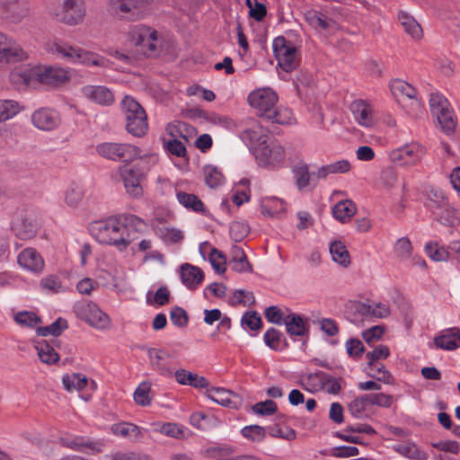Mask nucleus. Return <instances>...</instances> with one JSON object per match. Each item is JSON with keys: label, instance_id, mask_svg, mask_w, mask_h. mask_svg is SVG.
Listing matches in <instances>:
<instances>
[{"label": "nucleus", "instance_id": "38", "mask_svg": "<svg viewBox=\"0 0 460 460\" xmlns=\"http://www.w3.org/2000/svg\"><path fill=\"white\" fill-rule=\"evenodd\" d=\"M330 252L332 260L343 267L350 264L349 253L346 246L341 241H334L330 245Z\"/></svg>", "mask_w": 460, "mask_h": 460}, {"label": "nucleus", "instance_id": "10", "mask_svg": "<svg viewBox=\"0 0 460 460\" xmlns=\"http://www.w3.org/2000/svg\"><path fill=\"white\" fill-rule=\"evenodd\" d=\"M75 313L80 319L85 321L93 328L102 331L111 328V320L110 316L92 302L78 304L75 306Z\"/></svg>", "mask_w": 460, "mask_h": 460}, {"label": "nucleus", "instance_id": "23", "mask_svg": "<svg viewBox=\"0 0 460 460\" xmlns=\"http://www.w3.org/2000/svg\"><path fill=\"white\" fill-rule=\"evenodd\" d=\"M203 278L202 270L196 266L186 263L181 267V281L189 288H196L201 283Z\"/></svg>", "mask_w": 460, "mask_h": 460}, {"label": "nucleus", "instance_id": "25", "mask_svg": "<svg viewBox=\"0 0 460 460\" xmlns=\"http://www.w3.org/2000/svg\"><path fill=\"white\" fill-rule=\"evenodd\" d=\"M242 137L244 141L249 142L254 149L269 139L263 128L256 121H253L250 128L242 132Z\"/></svg>", "mask_w": 460, "mask_h": 460}, {"label": "nucleus", "instance_id": "14", "mask_svg": "<svg viewBox=\"0 0 460 460\" xmlns=\"http://www.w3.org/2000/svg\"><path fill=\"white\" fill-rule=\"evenodd\" d=\"M426 154V148L417 143L406 145L392 150L389 157L393 163L402 166H412L419 164Z\"/></svg>", "mask_w": 460, "mask_h": 460}, {"label": "nucleus", "instance_id": "30", "mask_svg": "<svg viewBox=\"0 0 460 460\" xmlns=\"http://www.w3.org/2000/svg\"><path fill=\"white\" fill-rule=\"evenodd\" d=\"M357 211L355 203L350 199L339 201L332 208L333 217L341 223L349 220Z\"/></svg>", "mask_w": 460, "mask_h": 460}, {"label": "nucleus", "instance_id": "2", "mask_svg": "<svg viewBox=\"0 0 460 460\" xmlns=\"http://www.w3.org/2000/svg\"><path fill=\"white\" fill-rule=\"evenodd\" d=\"M95 230L100 243L112 245L119 252L125 251L133 242L121 216L97 223Z\"/></svg>", "mask_w": 460, "mask_h": 460}, {"label": "nucleus", "instance_id": "56", "mask_svg": "<svg viewBox=\"0 0 460 460\" xmlns=\"http://www.w3.org/2000/svg\"><path fill=\"white\" fill-rule=\"evenodd\" d=\"M448 101L439 93H431L429 97V108L431 112L437 116L450 109Z\"/></svg>", "mask_w": 460, "mask_h": 460}, {"label": "nucleus", "instance_id": "26", "mask_svg": "<svg viewBox=\"0 0 460 460\" xmlns=\"http://www.w3.org/2000/svg\"><path fill=\"white\" fill-rule=\"evenodd\" d=\"M398 19L404 31L413 40H420L423 37V31L419 22L405 12H400Z\"/></svg>", "mask_w": 460, "mask_h": 460}, {"label": "nucleus", "instance_id": "60", "mask_svg": "<svg viewBox=\"0 0 460 460\" xmlns=\"http://www.w3.org/2000/svg\"><path fill=\"white\" fill-rule=\"evenodd\" d=\"M322 388L328 394H337L341 391L340 380L323 372Z\"/></svg>", "mask_w": 460, "mask_h": 460}, {"label": "nucleus", "instance_id": "32", "mask_svg": "<svg viewBox=\"0 0 460 460\" xmlns=\"http://www.w3.org/2000/svg\"><path fill=\"white\" fill-rule=\"evenodd\" d=\"M293 172L296 178V183L298 190H305L310 185L311 181L318 180L316 172H310L308 165L305 164H299L294 169Z\"/></svg>", "mask_w": 460, "mask_h": 460}, {"label": "nucleus", "instance_id": "52", "mask_svg": "<svg viewBox=\"0 0 460 460\" xmlns=\"http://www.w3.org/2000/svg\"><path fill=\"white\" fill-rule=\"evenodd\" d=\"M151 383L142 382L134 393V401L140 406H148L151 403L152 398L150 396Z\"/></svg>", "mask_w": 460, "mask_h": 460}, {"label": "nucleus", "instance_id": "21", "mask_svg": "<svg viewBox=\"0 0 460 460\" xmlns=\"http://www.w3.org/2000/svg\"><path fill=\"white\" fill-rule=\"evenodd\" d=\"M151 367L162 376H172V369L164 364V360L171 357L170 353L159 349L151 348L147 350Z\"/></svg>", "mask_w": 460, "mask_h": 460}, {"label": "nucleus", "instance_id": "31", "mask_svg": "<svg viewBox=\"0 0 460 460\" xmlns=\"http://www.w3.org/2000/svg\"><path fill=\"white\" fill-rule=\"evenodd\" d=\"M152 427L155 431L176 439H185L187 438V430L176 423L155 422L152 424Z\"/></svg>", "mask_w": 460, "mask_h": 460}, {"label": "nucleus", "instance_id": "55", "mask_svg": "<svg viewBox=\"0 0 460 460\" xmlns=\"http://www.w3.org/2000/svg\"><path fill=\"white\" fill-rule=\"evenodd\" d=\"M364 400L367 405H377L385 408H389L394 402L392 395L382 393L364 394Z\"/></svg>", "mask_w": 460, "mask_h": 460}, {"label": "nucleus", "instance_id": "24", "mask_svg": "<svg viewBox=\"0 0 460 460\" xmlns=\"http://www.w3.org/2000/svg\"><path fill=\"white\" fill-rule=\"evenodd\" d=\"M111 429L115 436L128 438L132 441H137L143 437L140 428L129 422L113 424Z\"/></svg>", "mask_w": 460, "mask_h": 460}, {"label": "nucleus", "instance_id": "50", "mask_svg": "<svg viewBox=\"0 0 460 460\" xmlns=\"http://www.w3.org/2000/svg\"><path fill=\"white\" fill-rule=\"evenodd\" d=\"M192 128L183 121H174L169 123L166 130L172 137V139H179L181 137L187 140V134L192 131Z\"/></svg>", "mask_w": 460, "mask_h": 460}, {"label": "nucleus", "instance_id": "58", "mask_svg": "<svg viewBox=\"0 0 460 460\" xmlns=\"http://www.w3.org/2000/svg\"><path fill=\"white\" fill-rule=\"evenodd\" d=\"M277 403L272 400L259 402L252 405V410L257 415L270 416L277 411Z\"/></svg>", "mask_w": 460, "mask_h": 460}, {"label": "nucleus", "instance_id": "36", "mask_svg": "<svg viewBox=\"0 0 460 460\" xmlns=\"http://www.w3.org/2000/svg\"><path fill=\"white\" fill-rule=\"evenodd\" d=\"M351 166L348 160H340L319 168L316 172V177L318 179H324L329 174L345 173L348 172Z\"/></svg>", "mask_w": 460, "mask_h": 460}, {"label": "nucleus", "instance_id": "20", "mask_svg": "<svg viewBox=\"0 0 460 460\" xmlns=\"http://www.w3.org/2000/svg\"><path fill=\"white\" fill-rule=\"evenodd\" d=\"M38 76L40 83L57 86L69 80V72L61 67L50 66L39 73Z\"/></svg>", "mask_w": 460, "mask_h": 460}, {"label": "nucleus", "instance_id": "8", "mask_svg": "<svg viewBox=\"0 0 460 460\" xmlns=\"http://www.w3.org/2000/svg\"><path fill=\"white\" fill-rule=\"evenodd\" d=\"M26 50L9 34L0 31V67L27 60Z\"/></svg>", "mask_w": 460, "mask_h": 460}, {"label": "nucleus", "instance_id": "16", "mask_svg": "<svg viewBox=\"0 0 460 460\" xmlns=\"http://www.w3.org/2000/svg\"><path fill=\"white\" fill-rule=\"evenodd\" d=\"M82 93L89 101L102 106H110L114 102V94L104 85H85Z\"/></svg>", "mask_w": 460, "mask_h": 460}, {"label": "nucleus", "instance_id": "27", "mask_svg": "<svg viewBox=\"0 0 460 460\" xmlns=\"http://www.w3.org/2000/svg\"><path fill=\"white\" fill-rule=\"evenodd\" d=\"M305 19L314 29L328 31L335 27L333 20L314 10L307 11L305 13Z\"/></svg>", "mask_w": 460, "mask_h": 460}, {"label": "nucleus", "instance_id": "51", "mask_svg": "<svg viewBox=\"0 0 460 460\" xmlns=\"http://www.w3.org/2000/svg\"><path fill=\"white\" fill-rule=\"evenodd\" d=\"M20 111L17 102L0 100V123L13 118Z\"/></svg>", "mask_w": 460, "mask_h": 460}, {"label": "nucleus", "instance_id": "42", "mask_svg": "<svg viewBox=\"0 0 460 460\" xmlns=\"http://www.w3.org/2000/svg\"><path fill=\"white\" fill-rule=\"evenodd\" d=\"M75 440L78 443V451L92 455H97L102 452L103 441L93 440L90 438L77 436Z\"/></svg>", "mask_w": 460, "mask_h": 460}, {"label": "nucleus", "instance_id": "12", "mask_svg": "<svg viewBox=\"0 0 460 460\" xmlns=\"http://www.w3.org/2000/svg\"><path fill=\"white\" fill-rule=\"evenodd\" d=\"M85 12L83 0H63L55 13V17L60 22L75 26L83 22Z\"/></svg>", "mask_w": 460, "mask_h": 460}, {"label": "nucleus", "instance_id": "33", "mask_svg": "<svg viewBox=\"0 0 460 460\" xmlns=\"http://www.w3.org/2000/svg\"><path fill=\"white\" fill-rule=\"evenodd\" d=\"M394 449L400 455L412 460H427L428 454L422 451L414 443L405 442L394 447Z\"/></svg>", "mask_w": 460, "mask_h": 460}, {"label": "nucleus", "instance_id": "64", "mask_svg": "<svg viewBox=\"0 0 460 460\" xmlns=\"http://www.w3.org/2000/svg\"><path fill=\"white\" fill-rule=\"evenodd\" d=\"M14 320L17 323H19L21 325L30 326V327H34L39 323H40V319L35 314L29 313V312L18 313L15 315Z\"/></svg>", "mask_w": 460, "mask_h": 460}, {"label": "nucleus", "instance_id": "49", "mask_svg": "<svg viewBox=\"0 0 460 460\" xmlns=\"http://www.w3.org/2000/svg\"><path fill=\"white\" fill-rule=\"evenodd\" d=\"M370 372L368 376L375 378L377 381L384 382L385 384H392L394 381L391 373L385 369L383 364L378 362H373L372 365H368Z\"/></svg>", "mask_w": 460, "mask_h": 460}, {"label": "nucleus", "instance_id": "61", "mask_svg": "<svg viewBox=\"0 0 460 460\" xmlns=\"http://www.w3.org/2000/svg\"><path fill=\"white\" fill-rule=\"evenodd\" d=\"M209 261L214 268V270L217 273H224L226 271V257L225 255L219 252L217 249H212L210 255H209Z\"/></svg>", "mask_w": 460, "mask_h": 460}, {"label": "nucleus", "instance_id": "6", "mask_svg": "<svg viewBox=\"0 0 460 460\" xmlns=\"http://www.w3.org/2000/svg\"><path fill=\"white\" fill-rule=\"evenodd\" d=\"M155 0H108V11L121 19L138 18Z\"/></svg>", "mask_w": 460, "mask_h": 460}, {"label": "nucleus", "instance_id": "54", "mask_svg": "<svg viewBox=\"0 0 460 460\" xmlns=\"http://www.w3.org/2000/svg\"><path fill=\"white\" fill-rule=\"evenodd\" d=\"M67 328V323L62 318L57 319L53 323L45 327H39L37 333L40 336H48L49 334L53 336H58L61 332Z\"/></svg>", "mask_w": 460, "mask_h": 460}, {"label": "nucleus", "instance_id": "40", "mask_svg": "<svg viewBox=\"0 0 460 460\" xmlns=\"http://www.w3.org/2000/svg\"><path fill=\"white\" fill-rule=\"evenodd\" d=\"M155 34V30L145 25L133 26L128 32L130 40L137 46L146 45V40Z\"/></svg>", "mask_w": 460, "mask_h": 460}, {"label": "nucleus", "instance_id": "1", "mask_svg": "<svg viewBox=\"0 0 460 460\" xmlns=\"http://www.w3.org/2000/svg\"><path fill=\"white\" fill-rule=\"evenodd\" d=\"M247 100L249 105L256 111V113L268 121L282 125L291 123V111L276 106L278 95L270 88L256 89L250 93Z\"/></svg>", "mask_w": 460, "mask_h": 460}, {"label": "nucleus", "instance_id": "13", "mask_svg": "<svg viewBox=\"0 0 460 460\" xmlns=\"http://www.w3.org/2000/svg\"><path fill=\"white\" fill-rule=\"evenodd\" d=\"M255 157L261 166L277 165L285 159L283 146L276 140L264 141L255 147Z\"/></svg>", "mask_w": 460, "mask_h": 460}, {"label": "nucleus", "instance_id": "7", "mask_svg": "<svg viewBox=\"0 0 460 460\" xmlns=\"http://www.w3.org/2000/svg\"><path fill=\"white\" fill-rule=\"evenodd\" d=\"M100 155L113 161L132 162L141 156V150L126 143H102L97 146Z\"/></svg>", "mask_w": 460, "mask_h": 460}, {"label": "nucleus", "instance_id": "34", "mask_svg": "<svg viewBox=\"0 0 460 460\" xmlns=\"http://www.w3.org/2000/svg\"><path fill=\"white\" fill-rule=\"evenodd\" d=\"M13 231L18 238L28 240L35 236L37 226L31 219L22 217L14 224Z\"/></svg>", "mask_w": 460, "mask_h": 460}, {"label": "nucleus", "instance_id": "35", "mask_svg": "<svg viewBox=\"0 0 460 460\" xmlns=\"http://www.w3.org/2000/svg\"><path fill=\"white\" fill-rule=\"evenodd\" d=\"M155 233L165 243H179L183 239V234L180 229L172 227L166 223L156 226Z\"/></svg>", "mask_w": 460, "mask_h": 460}, {"label": "nucleus", "instance_id": "44", "mask_svg": "<svg viewBox=\"0 0 460 460\" xmlns=\"http://www.w3.org/2000/svg\"><path fill=\"white\" fill-rule=\"evenodd\" d=\"M433 213L437 216L438 220L445 226H453L459 222L456 210L447 203L434 210Z\"/></svg>", "mask_w": 460, "mask_h": 460}, {"label": "nucleus", "instance_id": "45", "mask_svg": "<svg viewBox=\"0 0 460 460\" xmlns=\"http://www.w3.org/2000/svg\"><path fill=\"white\" fill-rule=\"evenodd\" d=\"M358 313L366 316H373L376 318L387 317L390 314L389 307L384 304L366 305L361 304L358 307Z\"/></svg>", "mask_w": 460, "mask_h": 460}, {"label": "nucleus", "instance_id": "47", "mask_svg": "<svg viewBox=\"0 0 460 460\" xmlns=\"http://www.w3.org/2000/svg\"><path fill=\"white\" fill-rule=\"evenodd\" d=\"M427 254L435 261H447L450 258V252L438 242H430L425 247Z\"/></svg>", "mask_w": 460, "mask_h": 460}, {"label": "nucleus", "instance_id": "62", "mask_svg": "<svg viewBox=\"0 0 460 460\" xmlns=\"http://www.w3.org/2000/svg\"><path fill=\"white\" fill-rule=\"evenodd\" d=\"M255 303V298L251 292H246L243 289L236 290L234 296L230 300V304L234 306L243 305H252Z\"/></svg>", "mask_w": 460, "mask_h": 460}, {"label": "nucleus", "instance_id": "59", "mask_svg": "<svg viewBox=\"0 0 460 460\" xmlns=\"http://www.w3.org/2000/svg\"><path fill=\"white\" fill-rule=\"evenodd\" d=\"M242 434L246 438L252 440V441H261L265 436L266 431L265 429L261 426L258 425H251L246 426L242 429Z\"/></svg>", "mask_w": 460, "mask_h": 460}, {"label": "nucleus", "instance_id": "9", "mask_svg": "<svg viewBox=\"0 0 460 460\" xmlns=\"http://www.w3.org/2000/svg\"><path fill=\"white\" fill-rule=\"evenodd\" d=\"M273 52L279 66L286 71H293L298 65L297 49L284 37H278L273 41Z\"/></svg>", "mask_w": 460, "mask_h": 460}, {"label": "nucleus", "instance_id": "11", "mask_svg": "<svg viewBox=\"0 0 460 460\" xmlns=\"http://www.w3.org/2000/svg\"><path fill=\"white\" fill-rule=\"evenodd\" d=\"M0 13L10 24H20L31 16L29 0H0Z\"/></svg>", "mask_w": 460, "mask_h": 460}, {"label": "nucleus", "instance_id": "5", "mask_svg": "<svg viewBox=\"0 0 460 460\" xmlns=\"http://www.w3.org/2000/svg\"><path fill=\"white\" fill-rule=\"evenodd\" d=\"M149 170L147 163L140 159L133 166H120L119 172L124 182V187L128 195L133 198H140L143 195L141 181Z\"/></svg>", "mask_w": 460, "mask_h": 460}, {"label": "nucleus", "instance_id": "29", "mask_svg": "<svg viewBox=\"0 0 460 460\" xmlns=\"http://www.w3.org/2000/svg\"><path fill=\"white\" fill-rule=\"evenodd\" d=\"M231 260L230 265L232 269L236 272H244V271H252V266L249 263L247 257L243 252V250L237 246L234 245L231 248Z\"/></svg>", "mask_w": 460, "mask_h": 460}, {"label": "nucleus", "instance_id": "4", "mask_svg": "<svg viewBox=\"0 0 460 460\" xmlns=\"http://www.w3.org/2000/svg\"><path fill=\"white\" fill-rule=\"evenodd\" d=\"M121 108L127 121L128 132L135 137L144 136L148 125L146 114L142 106L134 98L125 96L121 102Z\"/></svg>", "mask_w": 460, "mask_h": 460}, {"label": "nucleus", "instance_id": "46", "mask_svg": "<svg viewBox=\"0 0 460 460\" xmlns=\"http://www.w3.org/2000/svg\"><path fill=\"white\" fill-rule=\"evenodd\" d=\"M441 129L447 134L450 135L455 132L456 127V120L452 110L448 109L444 112L436 116Z\"/></svg>", "mask_w": 460, "mask_h": 460}, {"label": "nucleus", "instance_id": "43", "mask_svg": "<svg viewBox=\"0 0 460 460\" xmlns=\"http://www.w3.org/2000/svg\"><path fill=\"white\" fill-rule=\"evenodd\" d=\"M283 324L286 325L287 332L292 336H303L306 332L303 318L295 314H288Z\"/></svg>", "mask_w": 460, "mask_h": 460}, {"label": "nucleus", "instance_id": "41", "mask_svg": "<svg viewBox=\"0 0 460 460\" xmlns=\"http://www.w3.org/2000/svg\"><path fill=\"white\" fill-rule=\"evenodd\" d=\"M35 349L38 351L40 359L46 364H53L59 359L58 354L55 351L54 348L49 345L46 341H41L36 343Z\"/></svg>", "mask_w": 460, "mask_h": 460}, {"label": "nucleus", "instance_id": "19", "mask_svg": "<svg viewBox=\"0 0 460 460\" xmlns=\"http://www.w3.org/2000/svg\"><path fill=\"white\" fill-rule=\"evenodd\" d=\"M207 396L213 402L228 407H237L240 403V397L230 390L219 387H211L206 392Z\"/></svg>", "mask_w": 460, "mask_h": 460}, {"label": "nucleus", "instance_id": "18", "mask_svg": "<svg viewBox=\"0 0 460 460\" xmlns=\"http://www.w3.org/2000/svg\"><path fill=\"white\" fill-rule=\"evenodd\" d=\"M18 263L32 272H40L44 269V261L33 248L24 249L18 256Z\"/></svg>", "mask_w": 460, "mask_h": 460}, {"label": "nucleus", "instance_id": "39", "mask_svg": "<svg viewBox=\"0 0 460 460\" xmlns=\"http://www.w3.org/2000/svg\"><path fill=\"white\" fill-rule=\"evenodd\" d=\"M122 220L128 234L133 236V242L137 238V234L145 231L146 223L135 215H123Z\"/></svg>", "mask_w": 460, "mask_h": 460}, {"label": "nucleus", "instance_id": "57", "mask_svg": "<svg viewBox=\"0 0 460 460\" xmlns=\"http://www.w3.org/2000/svg\"><path fill=\"white\" fill-rule=\"evenodd\" d=\"M322 373L309 374L302 378L303 388L311 393L322 388Z\"/></svg>", "mask_w": 460, "mask_h": 460}, {"label": "nucleus", "instance_id": "22", "mask_svg": "<svg viewBox=\"0 0 460 460\" xmlns=\"http://www.w3.org/2000/svg\"><path fill=\"white\" fill-rule=\"evenodd\" d=\"M175 380L182 385H190L195 388L208 387V380L196 373L181 368L174 373Z\"/></svg>", "mask_w": 460, "mask_h": 460}, {"label": "nucleus", "instance_id": "15", "mask_svg": "<svg viewBox=\"0 0 460 460\" xmlns=\"http://www.w3.org/2000/svg\"><path fill=\"white\" fill-rule=\"evenodd\" d=\"M349 110L353 119L361 127L371 128L376 124L372 105L365 100L358 99L350 102Z\"/></svg>", "mask_w": 460, "mask_h": 460}, {"label": "nucleus", "instance_id": "37", "mask_svg": "<svg viewBox=\"0 0 460 460\" xmlns=\"http://www.w3.org/2000/svg\"><path fill=\"white\" fill-rule=\"evenodd\" d=\"M62 383L65 389L72 393L74 391L83 390L88 384L87 377L79 373H73L65 375L62 378Z\"/></svg>", "mask_w": 460, "mask_h": 460}, {"label": "nucleus", "instance_id": "17", "mask_svg": "<svg viewBox=\"0 0 460 460\" xmlns=\"http://www.w3.org/2000/svg\"><path fill=\"white\" fill-rule=\"evenodd\" d=\"M33 125L41 130H51L57 128L60 122L58 113L50 109L41 108L32 113Z\"/></svg>", "mask_w": 460, "mask_h": 460}, {"label": "nucleus", "instance_id": "3", "mask_svg": "<svg viewBox=\"0 0 460 460\" xmlns=\"http://www.w3.org/2000/svg\"><path fill=\"white\" fill-rule=\"evenodd\" d=\"M50 51L68 61L79 63L87 66H94L107 68L110 66V61L106 58L100 56L97 53L66 43H52L50 46Z\"/></svg>", "mask_w": 460, "mask_h": 460}, {"label": "nucleus", "instance_id": "48", "mask_svg": "<svg viewBox=\"0 0 460 460\" xmlns=\"http://www.w3.org/2000/svg\"><path fill=\"white\" fill-rule=\"evenodd\" d=\"M177 199L187 208H191L196 212L204 210L202 201L194 194L179 191L177 193Z\"/></svg>", "mask_w": 460, "mask_h": 460}, {"label": "nucleus", "instance_id": "63", "mask_svg": "<svg viewBox=\"0 0 460 460\" xmlns=\"http://www.w3.org/2000/svg\"><path fill=\"white\" fill-rule=\"evenodd\" d=\"M242 323L249 329L256 331L261 328V318L255 311L247 312L242 318Z\"/></svg>", "mask_w": 460, "mask_h": 460}, {"label": "nucleus", "instance_id": "28", "mask_svg": "<svg viewBox=\"0 0 460 460\" xmlns=\"http://www.w3.org/2000/svg\"><path fill=\"white\" fill-rule=\"evenodd\" d=\"M434 342L438 348L452 350L460 347V330L453 328L447 333L435 338Z\"/></svg>", "mask_w": 460, "mask_h": 460}, {"label": "nucleus", "instance_id": "53", "mask_svg": "<svg viewBox=\"0 0 460 460\" xmlns=\"http://www.w3.org/2000/svg\"><path fill=\"white\" fill-rule=\"evenodd\" d=\"M84 190L78 185H71L65 192V202L70 208H76L83 200Z\"/></svg>", "mask_w": 460, "mask_h": 460}]
</instances>
